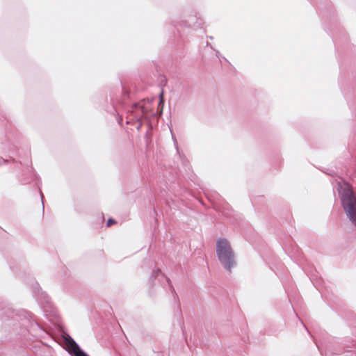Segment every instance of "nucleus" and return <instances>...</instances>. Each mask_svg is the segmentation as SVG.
Here are the masks:
<instances>
[{
    "label": "nucleus",
    "mask_w": 356,
    "mask_h": 356,
    "mask_svg": "<svg viewBox=\"0 0 356 356\" xmlns=\"http://www.w3.org/2000/svg\"><path fill=\"white\" fill-rule=\"evenodd\" d=\"M34 289L38 291V289H39L38 284H35V286H34Z\"/></svg>",
    "instance_id": "f8f14e48"
},
{
    "label": "nucleus",
    "mask_w": 356,
    "mask_h": 356,
    "mask_svg": "<svg viewBox=\"0 0 356 356\" xmlns=\"http://www.w3.org/2000/svg\"><path fill=\"white\" fill-rule=\"evenodd\" d=\"M115 220L113 218H109L107 221V226L108 227H110L112 225L115 224Z\"/></svg>",
    "instance_id": "0eeeda50"
},
{
    "label": "nucleus",
    "mask_w": 356,
    "mask_h": 356,
    "mask_svg": "<svg viewBox=\"0 0 356 356\" xmlns=\"http://www.w3.org/2000/svg\"><path fill=\"white\" fill-rule=\"evenodd\" d=\"M44 301L48 304L49 303V297L46 295H44Z\"/></svg>",
    "instance_id": "9b49d317"
},
{
    "label": "nucleus",
    "mask_w": 356,
    "mask_h": 356,
    "mask_svg": "<svg viewBox=\"0 0 356 356\" xmlns=\"http://www.w3.org/2000/svg\"><path fill=\"white\" fill-rule=\"evenodd\" d=\"M163 92H161V93L160 94V102H159V104H161V103H163Z\"/></svg>",
    "instance_id": "9d476101"
},
{
    "label": "nucleus",
    "mask_w": 356,
    "mask_h": 356,
    "mask_svg": "<svg viewBox=\"0 0 356 356\" xmlns=\"http://www.w3.org/2000/svg\"><path fill=\"white\" fill-rule=\"evenodd\" d=\"M2 162H3V163H6V161L3 159V160H2Z\"/></svg>",
    "instance_id": "2eb2a0df"
},
{
    "label": "nucleus",
    "mask_w": 356,
    "mask_h": 356,
    "mask_svg": "<svg viewBox=\"0 0 356 356\" xmlns=\"http://www.w3.org/2000/svg\"><path fill=\"white\" fill-rule=\"evenodd\" d=\"M134 106L140 111V113L138 115L139 118H144L145 115L148 112V109L140 103L134 104Z\"/></svg>",
    "instance_id": "39448f33"
},
{
    "label": "nucleus",
    "mask_w": 356,
    "mask_h": 356,
    "mask_svg": "<svg viewBox=\"0 0 356 356\" xmlns=\"http://www.w3.org/2000/svg\"><path fill=\"white\" fill-rule=\"evenodd\" d=\"M337 191L346 217L356 227V196L351 186L346 182H339Z\"/></svg>",
    "instance_id": "f257e3e1"
},
{
    "label": "nucleus",
    "mask_w": 356,
    "mask_h": 356,
    "mask_svg": "<svg viewBox=\"0 0 356 356\" xmlns=\"http://www.w3.org/2000/svg\"><path fill=\"white\" fill-rule=\"evenodd\" d=\"M0 164H1V162H0Z\"/></svg>",
    "instance_id": "f3484780"
},
{
    "label": "nucleus",
    "mask_w": 356,
    "mask_h": 356,
    "mask_svg": "<svg viewBox=\"0 0 356 356\" xmlns=\"http://www.w3.org/2000/svg\"><path fill=\"white\" fill-rule=\"evenodd\" d=\"M316 346H317V348L320 350L319 346L318 344H316Z\"/></svg>",
    "instance_id": "dca6fc26"
},
{
    "label": "nucleus",
    "mask_w": 356,
    "mask_h": 356,
    "mask_svg": "<svg viewBox=\"0 0 356 356\" xmlns=\"http://www.w3.org/2000/svg\"><path fill=\"white\" fill-rule=\"evenodd\" d=\"M65 348L71 356H89L69 334L63 336Z\"/></svg>",
    "instance_id": "7ed1b4c3"
},
{
    "label": "nucleus",
    "mask_w": 356,
    "mask_h": 356,
    "mask_svg": "<svg viewBox=\"0 0 356 356\" xmlns=\"http://www.w3.org/2000/svg\"><path fill=\"white\" fill-rule=\"evenodd\" d=\"M223 213H224V215H225V216H228V215H229V214H228V213H227V212H225V211H223Z\"/></svg>",
    "instance_id": "ddd939ff"
},
{
    "label": "nucleus",
    "mask_w": 356,
    "mask_h": 356,
    "mask_svg": "<svg viewBox=\"0 0 356 356\" xmlns=\"http://www.w3.org/2000/svg\"><path fill=\"white\" fill-rule=\"evenodd\" d=\"M172 140H173L176 149H178L177 141L176 138L174 137V136L172 134Z\"/></svg>",
    "instance_id": "1a4fd4ad"
},
{
    "label": "nucleus",
    "mask_w": 356,
    "mask_h": 356,
    "mask_svg": "<svg viewBox=\"0 0 356 356\" xmlns=\"http://www.w3.org/2000/svg\"><path fill=\"white\" fill-rule=\"evenodd\" d=\"M216 254L218 259L225 269L229 272L236 266L235 254L229 241L220 238L216 241Z\"/></svg>",
    "instance_id": "f03ea898"
},
{
    "label": "nucleus",
    "mask_w": 356,
    "mask_h": 356,
    "mask_svg": "<svg viewBox=\"0 0 356 356\" xmlns=\"http://www.w3.org/2000/svg\"><path fill=\"white\" fill-rule=\"evenodd\" d=\"M40 197H41V201H42V211H44V202H43L44 195L41 191L40 192Z\"/></svg>",
    "instance_id": "6e6552de"
},
{
    "label": "nucleus",
    "mask_w": 356,
    "mask_h": 356,
    "mask_svg": "<svg viewBox=\"0 0 356 356\" xmlns=\"http://www.w3.org/2000/svg\"><path fill=\"white\" fill-rule=\"evenodd\" d=\"M0 312H2L8 316H10V314L13 313L10 307L4 306V302H0Z\"/></svg>",
    "instance_id": "423d86ee"
},
{
    "label": "nucleus",
    "mask_w": 356,
    "mask_h": 356,
    "mask_svg": "<svg viewBox=\"0 0 356 356\" xmlns=\"http://www.w3.org/2000/svg\"><path fill=\"white\" fill-rule=\"evenodd\" d=\"M152 278H154V279H157L158 278L159 280H160V278L165 279V281L169 284L170 287L172 288L174 290V289L172 288V286L171 285L170 280L168 277H165L162 273V272L161 271L160 269L157 268L156 270H154L152 272Z\"/></svg>",
    "instance_id": "20e7f679"
},
{
    "label": "nucleus",
    "mask_w": 356,
    "mask_h": 356,
    "mask_svg": "<svg viewBox=\"0 0 356 356\" xmlns=\"http://www.w3.org/2000/svg\"><path fill=\"white\" fill-rule=\"evenodd\" d=\"M218 54H219V51H216V56H217L218 57Z\"/></svg>",
    "instance_id": "4468645a"
}]
</instances>
